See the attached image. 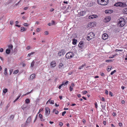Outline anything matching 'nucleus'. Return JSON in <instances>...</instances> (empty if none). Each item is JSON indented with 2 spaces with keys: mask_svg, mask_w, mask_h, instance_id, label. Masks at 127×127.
<instances>
[{
  "mask_svg": "<svg viewBox=\"0 0 127 127\" xmlns=\"http://www.w3.org/2000/svg\"><path fill=\"white\" fill-rule=\"evenodd\" d=\"M13 71V70L12 69H11L10 70H9V71L10 72V75L11 74Z\"/></svg>",
  "mask_w": 127,
  "mask_h": 127,
  "instance_id": "obj_46",
  "label": "nucleus"
},
{
  "mask_svg": "<svg viewBox=\"0 0 127 127\" xmlns=\"http://www.w3.org/2000/svg\"><path fill=\"white\" fill-rule=\"evenodd\" d=\"M109 0H97L98 3L101 5H106L108 3Z\"/></svg>",
  "mask_w": 127,
  "mask_h": 127,
  "instance_id": "obj_1",
  "label": "nucleus"
},
{
  "mask_svg": "<svg viewBox=\"0 0 127 127\" xmlns=\"http://www.w3.org/2000/svg\"><path fill=\"white\" fill-rule=\"evenodd\" d=\"M9 47L10 49H12V48L13 46L12 45H10L9 46Z\"/></svg>",
  "mask_w": 127,
  "mask_h": 127,
  "instance_id": "obj_47",
  "label": "nucleus"
},
{
  "mask_svg": "<svg viewBox=\"0 0 127 127\" xmlns=\"http://www.w3.org/2000/svg\"><path fill=\"white\" fill-rule=\"evenodd\" d=\"M98 17V16L95 14H94L91 15L89 17V18L90 19H93L94 18H96Z\"/></svg>",
  "mask_w": 127,
  "mask_h": 127,
  "instance_id": "obj_12",
  "label": "nucleus"
},
{
  "mask_svg": "<svg viewBox=\"0 0 127 127\" xmlns=\"http://www.w3.org/2000/svg\"><path fill=\"white\" fill-rule=\"evenodd\" d=\"M44 33L45 35H47L48 34V32L47 31H45Z\"/></svg>",
  "mask_w": 127,
  "mask_h": 127,
  "instance_id": "obj_54",
  "label": "nucleus"
},
{
  "mask_svg": "<svg viewBox=\"0 0 127 127\" xmlns=\"http://www.w3.org/2000/svg\"><path fill=\"white\" fill-rule=\"evenodd\" d=\"M111 11L110 10H106L105 11V12L107 14L110 12V11ZM111 11H112V10H111Z\"/></svg>",
  "mask_w": 127,
  "mask_h": 127,
  "instance_id": "obj_30",
  "label": "nucleus"
},
{
  "mask_svg": "<svg viewBox=\"0 0 127 127\" xmlns=\"http://www.w3.org/2000/svg\"><path fill=\"white\" fill-rule=\"evenodd\" d=\"M109 95H110L111 96H113L112 93L111 92H109Z\"/></svg>",
  "mask_w": 127,
  "mask_h": 127,
  "instance_id": "obj_44",
  "label": "nucleus"
},
{
  "mask_svg": "<svg viewBox=\"0 0 127 127\" xmlns=\"http://www.w3.org/2000/svg\"><path fill=\"white\" fill-rule=\"evenodd\" d=\"M35 75L34 74H31L30 76L29 79L30 80H32L33 79H34L35 78Z\"/></svg>",
  "mask_w": 127,
  "mask_h": 127,
  "instance_id": "obj_9",
  "label": "nucleus"
},
{
  "mask_svg": "<svg viewBox=\"0 0 127 127\" xmlns=\"http://www.w3.org/2000/svg\"><path fill=\"white\" fill-rule=\"evenodd\" d=\"M111 20V17L109 16L106 17L104 21L105 22H108Z\"/></svg>",
  "mask_w": 127,
  "mask_h": 127,
  "instance_id": "obj_14",
  "label": "nucleus"
},
{
  "mask_svg": "<svg viewBox=\"0 0 127 127\" xmlns=\"http://www.w3.org/2000/svg\"><path fill=\"white\" fill-rule=\"evenodd\" d=\"M45 112L46 114L47 115H48L49 114L50 112V109L48 107H47L45 108Z\"/></svg>",
  "mask_w": 127,
  "mask_h": 127,
  "instance_id": "obj_8",
  "label": "nucleus"
},
{
  "mask_svg": "<svg viewBox=\"0 0 127 127\" xmlns=\"http://www.w3.org/2000/svg\"><path fill=\"white\" fill-rule=\"evenodd\" d=\"M34 61H33L31 64V67H32L34 66Z\"/></svg>",
  "mask_w": 127,
  "mask_h": 127,
  "instance_id": "obj_29",
  "label": "nucleus"
},
{
  "mask_svg": "<svg viewBox=\"0 0 127 127\" xmlns=\"http://www.w3.org/2000/svg\"><path fill=\"white\" fill-rule=\"evenodd\" d=\"M125 5V3L121 2H118L115 3L114 6H120L121 7H123L124 5Z\"/></svg>",
  "mask_w": 127,
  "mask_h": 127,
  "instance_id": "obj_5",
  "label": "nucleus"
},
{
  "mask_svg": "<svg viewBox=\"0 0 127 127\" xmlns=\"http://www.w3.org/2000/svg\"><path fill=\"white\" fill-rule=\"evenodd\" d=\"M74 54L72 52H69L67 53L65 56L67 59H71L73 58L74 56Z\"/></svg>",
  "mask_w": 127,
  "mask_h": 127,
  "instance_id": "obj_2",
  "label": "nucleus"
},
{
  "mask_svg": "<svg viewBox=\"0 0 127 127\" xmlns=\"http://www.w3.org/2000/svg\"><path fill=\"white\" fill-rule=\"evenodd\" d=\"M7 68H5L4 69V74L5 76H6L7 75Z\"/></svg>",
  "mask_w": 127,
  "mask_h": 127,
  "instance_id": "obj_24",
  "label": "nucleus"
},
{
  "mask_svg": "<svg viewBox=\"0 0 127 127\" xmlns=\"http://www.w3.org/2000/svg\"><path fill=\"white\" fill-rule=\"evenodd\" d=\"M116 72V71L115 70H114L113 71L111 72V74H110L111 75H113L114 74V73H115V72Z\"/></svg>",
  "mask_w": 127,
  "mask_h": 127,
  "instance_id": "obj_34",
  "label": "nucleus"
},
{
  "mask_svg": "<svg viewBox=\"0 0 127 127\" xmlns=\"http://www.w3.org/2000/svg\"><path fill=\"white\" fill-rule=\"evenodd\" d=\"M37 115H36V116L35 118V119L33 121V122H35V121L37 119Z\"/></svg>",
  "mask_w": 127,
  "mask_h": 127,
  "instance_id": "obj_49",
  "label": "nucleus"
},
{
  "mask_svg": "<svg viewBox=\"0 0 127 127\" xmlns=\"http://www.w3.org/2000/svg\"><path fill=\"white\" fill-rule=\"evenodd\" d=\"M125 22L124 18H122L119 20V21L118 23V25L120 27L123 26L125 24Z\"/></svg>",
  "mask_w": 127,
  "mask_h": 127,
  "instance_id": "obj_3",
  "label": "nucleus"
},
{
  "mask_svg": "<svg viewBox=\"0 0 127 127\" xmlns=\"http://www.w3.org/2000/svg\"><path fill=\"white\" fill-rule=\"evenodd\" d=\"M30 47L29 46H27L26 48V49L28 50L29 49H30Z\"/></svg>",
  "mask_w": 127,
  "mask_h": 127,
  "instance_id": "obj_58",
  "label": "nucleus"
},
{
  "mask_svg": "<svg viewBox=\"0 0 127 127\" xmlns=\"http://www.w3.org/2000/svg\"><path fill=\"white\" fill-rule=\"evenodd\" d=\"M49 102L50 103L52 104H54V101L53 100H50V99H49L48 101L46 103V104H48V103Z\"/></svg>",
  "mask_w": 127,
  "mask_h": 127,
  "instance_id": "obj_16",
  "label": "nucleus"
},
{
  "mask_svg": "<svg viewBox=\"0 0 127 127\" xmlns=\"http://www.w3.org/2000/svg\"><path fill=\"white\" fill-rule=\"evenodd\" d=\"M83 122L84 124L86 122V120H85L83 119Z\"/></svg>",
  "mask_w": 127,
  "mask_h": 127,
  "instance_id": "obj_63",
  "label": "nucleus"
},
{
  "mask_svg": "<svg viewBox=\"0 0 127 127\" xmlns=\"http://www.w3.org/2000/svg\"><path fill=\"white\" fill-rule=\"evenodd\" d=\"M65 51L64 50L62 49L58 53V55L59 56H61L64 55L65 53Z\"/></svg>",
  "mask_w": 127,
  "mask_h": 127,
  "instance_id": "obj_6",
  "label": "nucleus"
},
{
  "mask_svg": "<svg viewBox=\"0 0 127 127\" xmlns=\"http://www.w3.org/2000/svg\"><path fill=\"white\" fill-rule=\"evenodd\" d=\"M77 40L75 39H73L72 40V44L74 45H75L76 43Z\"/></svg>",
  "mask_w": 127,
  "mask_h": 127,
  "instance_id": "obj_21",
  "label": "nucleus"
},
{
  "mask_svg": "<svg viewBox=\"0 0 127 127\" xmlns=\"http://www.w3.org/2000/svg\"><path fill=\"white\" fill-rule=\"evenodd\" d=\"M14 117V115H12L10 117V119H11L12 120H13Z\"/></svg>",
  "mask_w": 127,
  "mask_h": 127,
  "instance_id": "obj_38",
  "label": "nucleus"
},
{
  "mask_svg": "<svg viewBox=\"0 0 127 127\" xmlns=\"http://www.w3.org/2000/svg\"><path fill=\"white\" fill-rule=\"evenodd\" d=\"M82 93L84 95L88 93L86 91H84L82 92Z\"/></svg>",
  "mask_w": 127,
  "mask_h": 127,
  "instance_id": "obj_36",
  "label": "nucleus"
},
{
  "mask_svg": "<svg viewBox=\"0 0 127 127\" xmlns=\"http://www.w3.org/2000/svg\"><path fill=\"white\" fill-rule=\"evenodd\" d=\"M53 112H55L56 114H58V113L59 111L58 110H56L55 109H54L53 110Z\"/></svg>",
  "mask_w": 127,
  "mask_h": 127,
  "instance_id": "obj_25",
  "label": "nucleus"
},
{
  "mask_svg": "<svg viewBox=\"0 0 127 127\" xmlns=\"http://www.w3.org/2000/svg\"><path fill=\"white\" fill-rule=\"evenodd\" d=\"M103 124L104 125H106V122L105 121H103Z\"/></svg>",
  "mask_w": 127,
  "mask_h": 127,
  "instance_id": "obj_60",
  "label": "nucleus"
},
{
  "mask_svg": "<svg viewBox=\"0 0 127 127\" xmlns=\"http://www.w3.org/2000/svg\"><path fill=\"white\" fill-rule=\"evenodd\" d=\"M7 89H5L3 90V92L4 93H5L7 92Z\"/></svg>",
  "mask_w": 127,
  "mask_h": 127,
  "instance_id": "obj_33",
  "label": "nucleus"
},
{
  "mask_svg": "<svg viewBox=\"0 0 127 127\" xmlns=\"http://www.w3.org/2000/svg\"><path fill=\"white\" fill-rule=\"evenodd\" d=\"M27 105L26 104H24L22 106V108L24 110L25 108L27 107Z\"/></svg>",
  "mask_w": 127,
  "mask_h": 127,
  "instance_id": "obj_23",
  "label": "nucleus"
},
{
  "mask_svg": "<svg viewBox=\"0 0 127 127\" xmlns=\"http://www.w3.org/2000/svg\"><path fill=\"white\" fill-rule=\"evenodd\" d=\"M74 84L73 83H72L71 85V86L72 87H73L74 86Z\"/></svg>",
  "mask_w": 127,
  "mask_h": 127,
  "instance_id": "obj_56",
  "label": "nucleus"
},
{
  "mask_svg": "<svg viewBox=\"0 0 127 127\" xmlns=\"http://www.w3.org/2000/svg\"><path fill=\"white\" fill-rule=\"evenodd\" d=\"M31 93V92H30L28 93H27L25 94L24 95H28L30 93Z\"/></svg>",
  "mask_w": 127,
  "mask_h": 127,
  "instance_id": "obj_48",
  "label": "nucleus"
},
{
  "mask_svg": "<svg viewBox=\"0 0 127 127\" xmlns=\"http://www.w3.org/2000/svg\"><path fill=\"white\" fill-rule=\"evenodd\" d=\"M37 32H38L40 31V29L39 28H37L36 31Z\"/></svg>",
  "mask_w": 127,
  "mask_h": 127,
  "instance_id": "obj_57",
  "label": "nucleus"
},
{
  "mask_svg": "<svg viewBox=\"0 0 127 127\" xmlns=\"http://www.w3.org/2000/svg\"><path fill=\"white\" fill-rule=\"evenodd\" d=\"M108 35L106 33L103 34L102 36V38L104 40H106L108 38Z\"/></svg>",
  "mask_w": 127,
  "mask_h": 127,
  "instance_id": "obj_11",
  "label": "nucleus"
},
{
  "mask_svg": "<svg viewBox=\"0 0 127 127\" xmlns=\"http://www.w3.org/2000/svg\"><path fill=\"white\" fill-rule=\"evenodd\" d=\"M21 95V94H20V95L18 96V97H17L15 99V100L14 101V102H15V101H17L19 98L20 96Z\"/></svg>",
  "mask_w": 127,
  "mask_h": 127,
  "instance_id": "obj_27",
  "label": "nucleus"
},
{
  "mask_svg": "<svg viewBox=\"0 0 127 127\" xmlns=\"http://www.w3.org/2000/svg\"><path fill=\"white\" fill-rule=\"evenodd\" d=\"M95 107L96 108H97V104L96 102H95Z\"/></svg>",
  "mask_w": 127,
  "mask_h": 127,
  "instance_id": "obj_43",
  "label": "nucleus"
},
{
  "mask_svg": "<svg viewBox=\"0 0 127 127\" xmlns=\"http://www.w3.org/2000/svg\"><path fill=\"white\" fill-rule=\"evenodd\" d=\"M19 72V70H16L14 71L13 72V74H16L17 73Z\"/></svg>",
  "mask_w": 127,
  "mask_h": 127,
  "instance_id": "obj_31",
  "label": "nucleus"
},
{
  "mask_svg": "<svg viewBox=\"0 0 127 127\" xmlns=\"http://www.w3.org/2000/svg\"><path fill=\"white\" fill-rule=\"evenodd\" d=\"M73 87H72L71 86H70V87H69V90H70V91H72L73 90Z\"/></svg>",
  "mask_w": 127,
  "mask_h": 127,
  "instance_id": "obj_37",
  "label": "nucleus"
},
{
  "mask_svg": "<svg viewBox=\"0 0 127 127\" xmlns=\"http://www.w3.org/2000/svg\"><path fill=\"white\" fill-rule=\"evenodd\" d=\"M94 36L95 34L93 32H91L88 34L87 38V39L88 40H90L92 39Z\"/></svg>",
  "mask_w": 127,
  "mask_h": 127,
  "instance_id": "obj_4",
  "label": "nucleus"
},
{
  "mask_svg": "<svg viewBox=\"0 0 127 127\" xmlns=\"http://www.w3.org/2000/svg\"><path fill=\"white\" fill-rule=\"evenodd\" d=\"M28 7H25L24 8V10H26L28 9Z\"/></svg>",
  "mask_w": 127,
  "mask_h": 127,
  "instance_id": "obj_59",
  "label": "nucleus"
},
{
  "mask_svg": "<svg viewBox=\"0 0 127 127\" xmlns=\"http://www.w3.org/2000/svg\"><path fill=\"white\" fill-rule=\"evenodd\" d=\"M105 93L106 94L108 95V91L107 90H106L105 91Z\"/></svg>",
  "mask_w": 127,
  "mask_h": 127,
  "instance_id": "obj_53",
  "label": "nucleus"
},
{
  "mask_svg": "<svg viewBox=\"0 0 127 127\" xmlns=\"http://www.w3.org/2000/svg\"><path fill=\"white\" fill-rule=\"evenodd\" d=\"M31 118L30 117H29L28 118L27 120L26 121V123H25V125H27V124L30 123L31 121Z\"/></svg>",
  "mask_w": 127,
  "mask_h": 127,
  "instance_id": "obj_13",
  "label": "nucleus"
},
{
  "mask_svg": "<svg viewBox=\"0 0 127 127\" xmlns=\"http://www.w3.org/2000/svg\"><path fill=\"white\" fill-rule=\"evenodd\" d=\"M3 51V49L2 48H1L0 49V52H2Z\"/></svg>",
  "mask_w": 127,
  "mask_h": 127,
  "instance_id": "obj_55",
  "label": "nucleus"
},
{
  "mask_svg": "<svg viewBox=\"0 0 127 127\" xmlns=\"http://www.w3.org/2000/svg\"><path fill=\"white\" fill-rule=\"evenodd\" d=\"M84 42L82 41H81L80 42L78 45V46L80 48L82 49L83 48L84 46Z\"/></svg>",
  "mask_w": 127,
  "mask_h": 127,
  "instance_id": "obj_7",
  "label": "nucleus"
},
{
  "mask_svg": "<svg viewBox=\"0 0 127 127\" xmlns=\"http://www.w3.org/2000/svg\"><path fill=\"white\" fill-rule=\"evenodd\" d=\"M39 117L40 118L41 120L42 119V115L41 114H40L39 115Z\"/></svg>",
  "mask_w": 127,
  "mask_h": 127,
  "instance_id": "obj_32",
  "label": "nucleus"
},
{
  "mask_svg": "<svg viewBox=\"0 0 127 127\" xmlns=\"http://www.w3.org/2000/svg\"><path fill=\"white\" fill-rule=\"evenodd\" d=\"M125 12H126V13L127 14V8L125 9Z\"/></svg>",
  "mask_w": 127,
  "mask_h": 127,
  "instance_id": "obj_64",
  "label": "nucleus"
},
{
  "mask_svg": "<svg viewBox=\"0 0 127 127\" xmlns=\"http://www.w3.org/2000/svg\"><path fill=\"white\" fill-rule=\"evenodd\" d=\"M77 95L78 97H80L81 96V95L80 94H78Z\"/></svg>",
  "mask_w": 127,
  "mask_h": 127,
  "instance_id": "obj_61",
  "label": "nucleus"
},
{
  "mask_svg": "<svg viewBox=\"0 0 127 127\" xmlns=\"http://www.w3.org/2000/svg\"><path fill=\"white\" fill-rule=\"evenodd\" d=\"M112 60H106L105 61V62H109L110 61H112Z\"/></svg>",
  "mask_w": 127,
  "mask_h": 127,
  "instance_id": "obj_39",
  "label": "nucleus"
},
{
  "mask_svg": "<svg viewBox=\"0 0 127 127\" xmlns=\"http://www.w3.org/2000/svg\"><path fill=\"white\" fill-rule=\"evenodd\" d=\"M68 81H66V82H65L64 83V85H67V84H68Z\"/></svg>",
  "mask_w": 127,
  "mask_h": 127,
  "instance_id": "obj_52",
  "label": "nucleus"
},
{
  "mask_svg": "<svg viewBox=\"0 0 127 127\" xmlns=\"http://www.w3.org/2000/svg\"><path fill=\"white\" fill-rule=\"evenodd\" d=\"M10 52V50L9 49H7L6 51V53L7 54H9Z\"/></svg>",
  "mask_w": 127,
  "mask_h": 127,
  "instance_id": "obj_22",
  "label": "nucleus"
},
{
  "mask_svg": "<svg viewBox=\"0 0 127 127\" xmlns=\"http://www.w3.org/2000/svg\"><path fill=\"white\" fill-rule=\"evenodd\" d=\"M86 13V12L85 11H82L79 13V14L81 16H83Z\"/></svg>",
  "mask_w": 127,
  "mask_h": 127,
  "instance_id": "obj_10",
  "label": "nucleus"
},
{
  "mask_svg": "<svg viewBox=\"0 0 127 127\" xmlns=\"http://www.w3.org/2000/svg\"><path fill=\"white\" fill-rule=\"evenodd\" d=\"M23 25L26 27H28L29 26V25L27 23H25L23 24Z\"/></svg>",
  "mask_w": 127,
  "mask_h": 127,
  "instance_id": "obj_35",
  "label": "nucleus"
},
{
  "mask_svg": "<svg viewBox=\"0 0 127 127\" xmlns=\"http://www.w3.org/2000/svg\"><path fill=\"white\" fill-rule=\"evenodd\" d=\"M112 68V66H108L107 70L108 71H109Z\"/></svg>",
  "mask_w": 127,
  "mask_h": 127,
  "instance_id": "obj_20",
  "label": "nucleus"
},
{
  "mask_svg": "<svg viewBox=\"0 0 127 127\" xmlns=\"http://www.w3.org/2000/svg\"><path fill=\"white\" fill-rule=\"evenodd\" d=\"M27 28L24 27H22L21 28V32H23L26 31Z\"/></svg>",
  "mask_w": 127,
  "mask_h": 127,
  "instance_id": "obj_19",
  "label": "nucleus"
},
{
  "mask_svg": "<svg viewBox=\"0 0 127 127\" xmlns=\"http://www.w3.org/2000/svg\"><path fill=\"white\" fill-rule=\"evenodd\" d=\"M86 65V64H82L81 66L79 67L78 68L79 69H81L83 68Z\"/></svg>",
  "mask_w": 127,
  "mask_h": 127,
  "instance_id": "obj_18",
  "label": "nucleus"
},
{
  "mask_svg": "<svg viewBox=\"0 0 127 127\" xmlns=\"http://www.w3.org/2000/svg\"><path fill=\"white\" fill-rule=\"evenodd\" d=\"M122 125V123H119V125L120 127H121Z\"/></svg>",
  "mask_w": 127,
  "mask_h": 127,
  "instance_id": "obj_51",
  "label": "nucleus"
},
{
  "mask_svg": "<svg viewBox=\"0 0 127 127\" xmlns=\"http://www.w3.org/2000/svg\"><path fill=\"white\" fill-rule=\"evenodd\" d=\"M59 125L60 127H62V126L63 125V124L62 123V122H60Z\"/></svg>",
  "mask_w": 127,
  "mask_h": 127,
  "instance_id": "obj_45",
  "label": "nucleus"
},
{
  "mask_svg": "<svg viewBox=\"0 0 127 127\" xmlns=\"http://www.w3.org/2000/svg\"><path fill=\"white\" fill-rule=\"evenodd\" d=\"M66 111H64V112H63L62 113V116H64V114L66 113Z\"/></svg>",
  "mask_w": 127,
  "mask_h": 127,
  "instance_id": "obj_42",
  "label": "nucleus"
},
{
  "mask_svg": "<svg viewBox=\"0 0 127 127\" xmlns=\"http://www.w3.org/2000/svg\"><path fill=\"white\" fill-rule=\"evenodd\" d=\"M51 65L52 67H55L56 65V62L54 61H52L51 63Z\"/></svg>",
  "mask_w": 127,
  "mask_h": 127,
  "instance_id": "obj_15",
  "label": "nucleus"
},
{
  "mask_svg": "<svg viewBox=\"0 0 127 127\" xmlns=\"http://www.w3.org/2000/svg\"><path fill=\"white\" fill-rule=\"evenodd\" d=\"M123 50H119V49H116V52H118L119 51H122Z\"/></svg>",
  "mask_w": 127,
  "mask_h": 127,
  "instance_id": "obj_40",
  "label": "nucleus"
},
{
  "mask_svg": "<svg viewBox=\"0 0 127 127\" xmlns=\"http://www.w3.org/2000/svg\"><path fill=\"white\" fill-rule=\"evenodd\" d=\"M48 25L49 26H51L52 25V24L51 23H49L48 24Z\"/></svg>",
  "mask_w": 127,
  "mask_h": 127,
  "instance_id": "obj_62",
  "label": "nucleus"
},
{
  "mask_svg": "<svg viewBox=\"0 0 127 127\" xmlns=\"http://www.w3.org/2000/svg\"><path fill=\"white\" fill-rule=\"evenodd\" d=\"M102 108V109L105 110V104L104 105H101Z\"/></svg>",
  "mask_w": 127,
  "mask_h": 127,
  "instance_id": "obj_28",
  "label": "nucleus"
},
{
  "mask_svg": "<svg viewBox=\"0 0 127 127\" xmlns=\"http://www.w3.org/2000/svg\"><path fill=\"white\" fill-rule=\"evenodd\" d=\"M64 66L63 64L62 63H61L59 64V68L62 69L64 68Z\"/></svg>",
  "mask_w": 127,
  "mask_h": 127,
  "instance_id": "obj_17",
  "label": "nucleus"
},
{
  "mask_svg": "<svg viewBox=\"0 0 127 127\" xmlns=\"http://www.w3.org/2000/svg\"><path fill=\"white\" fill-rule=\"evenodd\" d=\"M13 21H10V24L11 25H12L13 24Z\"/></svg>",
  "mask_w": 127,
  "mask_h": 127,
  "instance_id": "obj_50",
  "label": "nucleus"
},
{
  "mask_svg": "<svg viewBox=\"0 0 127 127\" xmlns=\"http://www.w3.org/2000/svg\"><path fill=\"white\" fill-rule=\"evenodd\" d=\"M55 22L53 20H52L51 21V24H52V25H54L55 24Z\"/></svg>",
  "mask_w": 127,
  "mask_h": 127,
  "instance_id": "obj_41",
  "label": "nucleus"
},
{
  "mask_svg": "<svg viewBox=\"0 0 127 127\" xmlns=\"http://www.w3.org/2000/svg\"><path fill=\"white\" fill-rule=\"evenodd\" d=\"M30 102V100L29 99H27L25 100V102L27 104L29 103Z\"/></svg>",
  "mask_w": 127,
  "mask_h": 127,
  "instance_id": "obj_26",
  "label": "nucleus"
}]
</instances>
